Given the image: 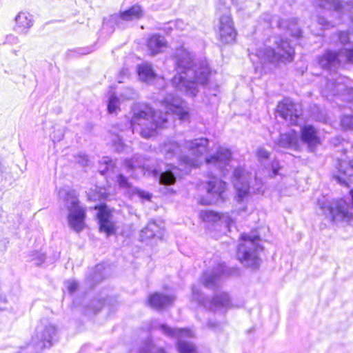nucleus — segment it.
<instances>
[{
	"label": "nucleus",
	"mask_w": 353,
	"mask_h": 353,
	"mask_svg": "<svg viewBox=\"0 0 353 353\" xmlns=\"http://www.w3.org/2000/svg\"><path fill=\"white\" fill-rule=\"evenodd\" d=\"M159 111H154L145 104H137L133 108V117L130 121L132 132H138L144 138H150L155 134L157 128H163L168 121V116L175 114L181 121H187L189 110L186 103L181 98L168 94L160 101Z\"/></svg>",
	"instance_id": "f257e3e1"
},
{
	"label": "nucleus",
	"mask_w": 353,
	"mask_h": 353,
	"mask_svg": "<svg viewBox=\"0 0 353 353\" xmlns=\"http://www.w3.org/2000/svg\"><path fill=\"white\" fill-rule=\"evenodd\" d=\"M194 54L184 46L176 49L174 54L176 74L172 83L179 91L194 97L198 92V84L208 81L210 69L205 61L194 63Z\"/></svg>",
	"instance_id": "f03ea898"
},
{
	"label": "nucleus",
	"mask_w": 353,
	"mask_h": 353,
	"mask_svg": "<svg viewBox=\"0 0 353 353\" xmlns=\"http://www.w3.org/2000/svg\"><path fill=\"white\" fill-rule=\"evenodd\" d=\"M208 143L209 141L205 138L185 141L183 148L187 150V154H182L181 146L176 142L169 141L163 143L161 151L168 159L177 156L181 164L190 169L201 163L200 159L206 152Z\"/></svg>",
	"instance_id": "7ed1b4c3"
},
{
	"label": "nucleus",
	"mask_w": 353,
	"mask_h": 353,
	"mask_svg": "<svg viewBox=\"0 0 353 353\" xmlns=\"http://www.w3.org/2000/svg\"><path fill=\"white\" fill-rule=\"evenodd\" d=\"M124 168L132 177L137 174L130 173L131 171L140 170L143 174H148L157 179L160 183L164 185H172L176 181V171L178 169L173 165H167V169L162 171L160 168H150L146 164L145 159L141 156H134L131 159H126L124 162Z\"/></svg>",
	"instance_id": "20e7f679"
},
{
	"label": "nucleus",
	"mask_w": 353,
	"mask_h": 353,
	"mask_svg": "<svg viewBox=\"0 0 353 353\" xmlns=\"http://www.w3.org/2000/svg\"><path fill=\"white\" fill-rule=\"evenodd\" d=\"M242 242L239 243L237 251V258L241 263L252 269L259 267L261 259L259 252L262 251L259 235H250L243 234L241 235Z\"/></svg>",
	"instance_id": "39448f33"
},
{
	"label": "nucleus",
	"mask_w": 353,
	"mask_h": 353,
	"mask_svg": "<svg viewBox=\"0 0 353 353\" xmlns=\"http://www.w3.org/2000/svg\"><path fill=\"white\" fill-rule=\"evenodd\" d=\"M59 194L63 198L68 211V225L74 231L79 232L85 228V209L79 205L74 190H62Z\"/></svg>",
	"instance_id": "423d86ee"
},
{
	"label": "nucleus",
	"mask_w": 353,
	"mask_h": 353,
	"mask_svg": "<svg viewBox=\"0 0 353 353\" xmlns=\"http://www.w3.org/2000/svg\"><path fill=\"white\" fill-rule=\"evenodd\" d=\"M276 50L270 47L256 50V56L261 63L291 61L293 59L294 50L287 39H281L279 41H276Z\"/></svg>",
	"instance_id": "0eeeda50"
},
{
	"label": "nucleus",
	"mask_w": 353,
	"mask_h": 353,
	"mask_svg": "<svg viewBox=\"0 0 353 353\" xmlns=\"http://www.w3.org/2000/svg\"><path fill=\"white\" fill-rule=\"evenodd\" d=\"M228 1L229 3L223 0H219L216 4L217 14L219 15V39L224 43L234 41L236 35L228 6L232 3L234 0H228Z\"/></svg>",
	"instance_id": "6e6552de"
},
{
	"label": "nucleus",
	"mask_w": 353,
	"mask_h": 353,
	"mask_svg": "<svg viewBox=\"0 0 353 353\" xmlns=\"http://www.w3.org/2000/svg\"><path fill=\"white\" fill-rule=\"evenodd\" d=\"M318 61L321 67L333 71L344 63H353V44L352 48H344L338 52L326 50Z\"/></svg>",
	"instance_id": "1a4fd4ad"
},
{
	"label": "nucleus",
	"mask_w": 353,
	"mask_h": 353,
	"mask_svg": "<svg viewBox=\"0 0 353 353\" xmlns=\"http://www.w3.org/2000/svg\"><path fill=\"white\" fill-rule=\"evenodd\" d=\"M252 178L251 173L246 172L241 168H236L233 172V183L237 194L238 201H243L248 197L250 192L255 193L261 188V181L254 178L256 187L250 185Z\"/></svg>",
	"instance_id": "9d476101"
},
{
	"label": "nucleus",
	"mask_w": 353,
	"mask_h": 353,
	"mask_svg": "<svg viewBox=\"0 0 353 353\" xmlns=\"http://www.w3.org/2000/svg\"><path fill=\"white\" fill-rule=\"evenodd\" d=\"M322 94L326 97L330 94L341 95L344 100L353 101V81L345 77H339L334 81L327 80Z\"/></svg>",
	"instance_id": "9b49d317"
},
{
	"label": "nucleus",
	"mask_w": 353,
	"mask_h": 353,
	"mask_svg": "<svg viewBox=\"0 0 353 353\" xmlns=\"http://www.w3.org/2000/svg\"><path fill=\"white\" fill-rule=\"evenodd\" d=\"M277 113L290 125L304 124L301 105L290 99H284L278 104Z\"/></svg>",
	"instance_id": "f8f14e48"
},
{
	"label": "nucleus",
	"mask_w": 353,
	"mask_h": 353,
	"mask_svg": "<svg viewBox=\"0 0 353 353\" xmlns=\"http://www.w3.org/2000/svg\"><path fill=\"white\" fill-rule=\"evenodd\" d=\"M162 332L169 336L177 339V348L179 353H197L195 346L183 340V338L193 337L194 334L188 329L171 328L165 324L159 325Z\"/></svg>",
	"instance_id": "ddd939ff"
},
{
	"label": "nucleus",
	"mask_w": 353,
	"mask_h": 353,
	"mask_svg": "<svg viewBox=\"0 0 353 353\" xmlns=\"http://www.w3.org/2000/svg\"><path fill=\"white\" fill-rule=\"evenodd\" d=\"M56 327L48 324L39 325L36 330V334L32 337V345L35 349V352H41L45 347H50L56 338Z\"/></svg>",
	"instance_id": "4468645a"
},
{
	"label": "nucleus",
	"mask_w": 353,
	"mask_h": 353,
	"mask_svg": "<svg viewBox=\"0 0 353 353\" xmlns=\"http://www.w3.org/2000/svg\"><path fill=\"white\" fill-rule=\"evenodd\" d=\"M192 297L200 304L204 305L205 307H208L211 310L214 311L227 310L231 305L230 296L225 292L216 294L211 301L207 302L204 298H203L199 290L196 287H193Z\"/></svg>",
	"instance_id": "2eb2a0df"
},
{
	"label": "nucleus",
	"mask_w": 353,
	"mask_h": 353,
	"mask_svg": "<svg viewBox=\"0 0 353 353\" xmlns=\"http://www.w3.org/2000/svg\"><path fill=\"white\" fill-rule=\"evenodd\" d=\"M231 161V152L229 149L220 147L214 155L210 156L205 159V162L210 168L217 170L222 175L225 174L228 170Z\"/></svg>",
	"instance_id": "dca6fc26"
},
{
	"label": "nucleus",
	"mask_w": 353,
	"mask_h": 353,
	"mask_svg": "<svg viewBox=\"0 0 353 353\" xmlns=\"http://www.w3.org/2000/svg\"><path fill=\"white\" fill-rule=\"evenodd\" d=\"M231 274V270L228 269L225 264H218L213 270H208L204 273L202 283L205 288L214 290L220 285L223 276Z\"/></svg>",
	"instance_id": "f3484780"
},
{
	"label": "nucleus",
	"mask_w": 353,
	"mask_h": 353,
	"mask_svg": "<svg viewBox=\"0 0 353 353\" xmlns=\"http://www.w3.org/2000/svg\"><path fill=\"white\" fill-rule=\"evenodd\" d=\"M225 183L213 176L207 183V194L209 196L205 204L216 203L223 201V194L225 189Z\"/></svg>",
	"instance_id": "a211bd4d"
},
{
	"label": "nucleus",
	"mask_w": 353,
	"mask_h": 353,
	"mask_svg": "<svg viewBox=\"0 0 353 353\" xmlns=\"http://www.w3.org/2000/svg\"><path fill=\"white\" fill-rule=\"evenodd\" d=\"M299 140L307 145L308 149L313 152L321 144L317 130L311 125H301Z\"/></svg>",
	"instance_id": "6ab92c4d"
},
{
	"label": "nucleus",
	"mask_w": 353,
	"mask_h": 353,
	"mask_svg": "<svg viewBox=\"0 0 353 353\" xmlns=\"http://www.w3.org/2000/svg\"><path fill=\"white\" fill-rule=\"evenodd\" d=\"M116 183L120 189H122L124 193L128 196L138 195L141 199L150 200L151 195L143 190H141L134 187L128 180V179L122 174L117 176Z\"/></svg>",
	"instance_id": "aec40b11"
},
{
	"label": "nucleus",
	"mask_w": 353,
	"mask_h": 353,
	"mask_svg": "<svg viewBox=\"0 0 353 353\" xmlns=\"http://www.w3.org/2000/svg\"><path fill=\"white\" fill-rule=\"evenodd\" d=\"M336 169L333 174L334 179L341 185H349L350 177L353 176V160L349 162L339 161Z\"/></svg>",
	"instance_id": "412c9836"
},
{
	"label": "nucleus",
	"mask_w": 353,
	"mask_h": 353,
	"mask_svg": "<svg viewBox=\"0 0 353 353\" xmlns=\"http://www.w3.org/2000/svg\"><path fill=\"white\" fill-rule=\"evenodd\" d=\"M97 218L99 219V229L101 232L106 233L107 236H110L114 233L115 227L112 222V214L107 210L105 206H100L97 212Z\"/></svg>",
	"instance_id": "4be33fe9"
},
{
	"label": "nucleus",
	"mask_w": 353,
	"mask_h": 353,
	"mask_svg": "<svg viewBox=\"0 0 353 353\" xmlns=\"http://www.w3.org/2000/svg\"><path fill=\"white\" fill-rule=\"evenodd\" d=\"M201 218L205 222L217 223L223 224L229 231L233 225V220L228 214H219L213 211H202L200 214Z\"/></svg>",
	"instance_id": "5701e85b"
},
{
	"label": "nucleus",
	"mask_w": 353,
	"mask_h": 353,
	"mask_svg": "<svg viewBox=\"0 0 353 353\" xmlns=\"http://www.w3.org/2000/svg\"><path fill=\"white\" fill-rule=\"evenodd\" d=\"M299 134L294 130L281 134L278 145L284 148L298 150L300 148Z\"/></svg>",
	"instance_id": "b1692460"
},
{
	"label": "nucleus",
	"mask_w": 353,
	"mask_h": 353,
	"mask_svg": "<svg viewBox=\"0 0 353 353\" xmlns=\"http://www.w3.org/2000/svg\"><path fill=\"white\" fill-rule=\"evenodd\" d=\"M314 5L316 6L331 9L332 8L338 12H343L348 10L349 8H353V0H348L347 1H341L339 0H313Z\"/></svg>",
	"instance_id": "393cba45"
},
{
	"label": "nucleus",
	"mask_w": 353,
	"mask_h": 353,
	"mask_svg": "<svg viewBox=\"0 0 353 353\" xmlns=\"http://www.w3.org/2000/svg\"><path fill=\"white\" fill-rule=\"evenodd\" d=\"M147 47L151 55H156L168 47V42L164 37L153 34L148 39Z\"/></svg>",
	"instance_id": "a878e982"
},
{
	"label": "nucleus",
	"mask_w": 353,
	"mask_h": 353,
	"mask_svg": "<svg viewBox=\"0 0 353 353\" xmlns=\"http://www.w3.org/2000/svg\"><path fill=\"white\" fill-rule=\"evenodd\" d=\"M32 16L26 12H20L15 17L14 30L20 34H26L33 26Z\"/></svg>",
	"instance_id": "bb28decb"
},
{
	"label": "nucleus",
	"mask_w": 353,
	"mask_h": 353,
	"mask_svg": "<svg viewBox=\"0 0 353 353\" xmlns=\"http://www.w3.org/2000/svg\"><path fill=\"white\" fill-rule=\"evenodd\" d=\"M174 300L175 297L172 294L156 292L150 296L149 303L152 307L160 309L172 305Z\"/></svg>",
	"instance_id": "cd10ccee"
},
{
	"label": "nucleus",
	"mask_w": 353,
	"mask_h": 353,
	"mask_svg": "<svg viewBox=\"0 0 353 353\" xmlns=\"http://www.w3.org/2000/svg\"><path fill=\"white\" fill-rule=\"evenodd\" d=\"M137 72L140 79L148 83H151L156 77V74L149 63L139 65L137 68Z\"/></svg>",
	"instance_id": "c85d7f7f"
},
{
	"label": "nucleus",
	"mask_w": 353,
	"mask_h": 353,
	"mask_svg": "<svg viewBox=\"0 0 353 353\" xmlns=\"http://www.w3.org/2000/svg\"><path fill=\"white\" fill-rule=\"evenodd\" d=\"M142 12L141 7L135 5L132 6L130 9L121 12L119 18L120 19L126 21L139 19L141 17Z\"/></svg>",
	"instance_id": "c756f323"
},
{
	"label": "nucleus",
	"mask_w": 353,
	"mask_h": 353,
	"mask_svg": "<svg viewBox=\"0 0 353 353\" xmlns=\"http://www.w3.org/2000/svg\"><path fill=\"white\" fill-rule=\"evenodd\" d=\"M278 25L280 28H286L287 31L295 38H299L301 36V30L297 26V23L295 19H293L289 23L285 20H281L278 22Z\"/></svg>",
	"instance_id": "7c9ffc66"
},
{
	"label": "nucleus",
	"mask_w": 353,
	"mask_h": 353,
	"mask_svg": "<svg viewBox=\"0 0 353 353\" xmlns=\"http://www.w3.org/2000/svg\"><path fill=\"white\" fill-rule=\"evenodd\" d=\"M158 229L159 227L154 222H149L147 226L141 231V240L145 241L157 236Z\"/></svg>",
	"instance_id": "2f4dec72"
},
{
	"label": "nucleus",
	"mask_w": 353,
	"mask_h": 353,
	"mask_svg": "<svg viewBox=\"0 0 353 353\" xmlns=\"http://www.w3.org/2000/svg\"><path fill=\"white\" fill-rule=\"evenodd\" d=\"M120 101L113 94H110L108 99V110L109 113H116L119 110Z\"/></svg>",
	"instance_id": "473e14b6"
},
{
	"label": "nucleus",
	"mask_w": 353,
	"mask_h": 353,
	"mask_svg": "<svg viewBox=\"0 0 353 353\" xmlns=\"http://www.w3.org/2000/svg\"><path fill=\"white\" fill-rule=\"evenodd\" d=\"M114 163L112 160L108 157H103L100 161L99 172L101 174H104L110 170H112Z\"/></svg>",
	"instance_id": "72a5a7b5"
},
{
	"label": "nucleus",
	"mask_w": 353,
	"mask_h": 353,
	"mask_svg": "<svg viewBox=\"0 0 353 353\" xmlns=\"http://www.w3.org/2000/svg\"><path fill=\"white\" fill-rule=\"evenodd\" d=\"M259 161L261 163H265L270 159V153L263 147H259L256 152Z\"/></svg>",
	"instance_id": "f704fd0d"
},
{
	"label": "nucleus",
	"mask_w": 353,
	"mask_h": 353,
	"mask_svg": "<svg viewBox=\"0 0 353 353\" xmlns=\"http://www.w3.org/2000/svg\"><path fill=\"white\" fill-rule=\"evenodd\" d=\"M93 51L92 47H85V48H79L70 50L68 53V56L70 57H74L81 55H86L90 54Z\"/></svg>",
	"instance_id": "c9c22d12"
},
{
	"label": "nucleus",
	"mask_w": 353,
	"mask_h": 353,
	"mask_svg": "<svg viewBox=\"0 0 353 353\" xmlns=\"http://www.w3.org/2000/svg\"><path fill=\"white\" fill-rule=\"evenodd\" d=\"M341 125L344 129L353 130V116L344 115L341 120Z\"/></svg>",
	"instance_id": "e433bc0d"
},
{
	"label": "nucleus",
	"mask_w": 353,
	"mask_h": 353,
	"mask_svg": "<svg viewBox=\"0 0 353 353\" xmlns=\"http://www.w3.org/2000/svg\"><path fill=\"white\" fill-rule=\"evenodd\" d=\"M139 353H166L164 350L161 348L156 347L151 343H148L145 347L140 351Z\"/></svg>",
	"instance_id": "4c0bfd02"
},
{
	"label": "nucleus",
	"mask_w": 353,
	"mask_h": 353,
	"mask_svg": "<svg viewBox=\"0 0 353 353\" xmlns=\"http://www.w3.org/2000/svg\"><path fill=\"white\" fill-rule=\"evenodd\" d=\"M64 136V133L62 129L54 130L50 135V137L53 142L60 141Z\"/></svg>",
	"instance_id": "58836bf2"
},
{
	"label": "nucleus",
	"mask_w": 353,
	"mask_h": 353,
	"mask_svg": "<svg viewBox=\"0 0 353 353\" xmlns=\"http://www.w3.org/2000/svg\"><path fill=\"white\" fill-rule=\"evenodd\" d=\"M65 285L70 293L74 292L78 288V283L75 281H68Z\"/></svg>",
	"instance_id": "ea45409f"
},
{
	"label": "nucleus",
	"mask_w": 353,
	"mask_h": 353,
	"mask_svg": "<svg viewBox=\"0 0 353 353\" xmlns=\"http://www.w3.org/2000/svg\"><path fill=\"white\" fill-rule=\"evenodd\" d=\"M122 96L125 99H132L136 97V93L134 90L128 88L122 94Z\"/></svg>",
	"instance_id": "a19ab883"
},
{
	"label": "nucleus",
	"mask_w": 353,
	"mask_h": 353,
	"mask_svg": "<svg viewBox=\"0 0 353 353\" xmlns=\"http://www.w3.org/2000/svg\"><path fill=\"white\" fill-rule=\"evenodd\" d=\"M339 39L341 43L343 44H347L350 41L349 34L346 32H340L339 35Z\"/></svg>",
	"instance_id": "79ce46f5"
},
{
	"label": "nucleus",
	"mask_w": 353,
	"mask_h": 353,
	"mask_svg": "<svg viewBox=\"0 0 353 353\" xmlns=\"http://www.w3.org/2000/svg\"><path fill=\"white\" fill-rule=\"evenodd\" d=\"M174 26L176 28L183 30L184 28L185 24L182 20H176L174 23Z\"/></svg>",
	"instance_id": "37998d69"
},
{
	"label": "nucleus",
	"mask_w": 353,
	"mask_h": 353,
	"mask_svg": "<svg viewBox=\"0 0 353 353\" xmlns=\"http://www.w3.org/2000/svg\"><path fill=\"white\" fill-rule=\"evenodd\" d=\"M318 23L322 26L325 27L327 24V21L324 17H319L318 19Z\"/></svg>",
	"instance_id": "c03bdc74"
},
{
	"label": "nucleus",
	"mask_w": 353,
	"mask_h": 353,
	"mask_svg": "<svg viewBox=\"0 0 353 353\" xmlns=\"http://www.w3.org/2000/svg\"><path fill=\"white\" fill-rule=\"evenodd\" d=\"M102 279H103V276L101 274L95 273L94 276L91 279L96 281L97 282H99L102 280Z\"/></svg>",
	"instance_id": "a18cd8bd"
},
{
	"label": "nucleus",
	"mask_w": 353,
	"mask_h": 353,
	"mask_svg": "<svg viewBox=\"0 0 353 353\" xmlns=\"http://www.w3.org/2000/svg\"><path fill=\"white\" fill-rule=\"evenodd\" d=\"M81 158H82V161L81 162L82 163V165H87L88 161V157L86 155H83V156L81 157Z\"/></svg>",
	"instance_id": "49530a36"
},
{
	"label": "nucleus",
	"mask_w": 353,
	"mask_h": 353,
	"mask_svg": "<svg viewBox=\"0 0 353 353\" xmlns=\"http://www.w3.org/2000/svg\"><path fill=\"white\" fill-rule=\"evenodd\" d=\"M272 168L274 174V175L278 174V169L276 168V167L275 165V163H272Z\"/></svg>",
	"instance_id": "de8ad7c7"
},
{
	"label": "nucleus",
	"mask_w": 353,
	"mask_h": 353,
	"mask_svg": "<svg viewBox=\"0 0 353 353\" xmlns=\"http://www.w3.org/2000/svg\"><path fill=\"white\" fill-rule=\"evenodd\" d=\"M0 301L3 303L6 302V296L0 293Z\"/></svg>",
	"instance_id": "09e8293b"
},
{
	"label": "nucleus",
	"mask_w": 353,
	"mask_h": 353,
	"mask_svg": "<svg viewBox=\"0 0 353 353\" xmlns=\"http://www.w3.org/2000/svg\"><path fill=\"white\" fill-rule=\"evenodd\" d=\"M119 148H117L118 151L123 150V145H122L121 139H119Z\"/></svg>",
	"instance_id": "8fccbe9b"
},
{
	"label": "nucleus",
	"mask_w": 353,
	"mask_h": 353,
	"mask_svg": "<svg viewBox=\"0 0 353 353\" xmlns=\"http://www.w3.org/2000/svg\"><path fill=\"white\" fill-rule=\"evenodd\" d=\"M101 269V265H98L96 266V272L100 271Z\"/></svg>",
	"instance_id": "3c124183"
},
{
	"label": "nucleus",
	"mask_w": 353,
	"mask_h": 353,
	"mask_svg": "<svg viewBox=\"0 0 353 353\" xmlns=\"http://www.w3.org/2000/svg\"><path fill=\"white\" fill-rule=\"evenodd\" d=\"M209 326L211 327H216V324L215 323H209Z\"/></svg>",
	"instance_id": "603ef678"
}]
</instances>
